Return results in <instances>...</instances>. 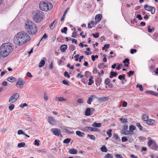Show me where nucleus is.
<instances>
[{"label":"nucleus","mask_w":158,"mask_h":158,"mask_svg":"<svg viewBox=\"0 0 158 158\" xmlns=\"http://www.w3.org/2000/svg\"><path fill=\"white\" fill-rule=\"evenodd\" d=\"M48 122L52 125H54L56 123L55 119L51 116L48 117Z\"/></svg>","instance_id":"10"},{"label":"nucleus","mask_w":158,"mask_h":158,"mask_svg":"<svg viewBox=\"0 0 158 158\" xmlns=\"http://www.w3.org/2000/svg\"><path fill=\"white\" fill-rule=\"evenodd\" d=\"M136 51L137 50L135 49H132L131 50V52L132 54H133L135 52H136Z\"/></svg>","instance_id":"60"},{"label":"nucleus","mask_w":158,"mask_h":158,"mask_svg":"<svg viewBox=\"0 0 158 158\" xmlns=\"http://www.w3.org/2000/svg\"><path fill=\"white\" fill-rule=\"evenodd\" d=\"M143 119L145 121H147L148 120V116L145 114H143L142 116Z\"/></svg>","instance_id":"26"},{"label":"nucleus","mask_w":158,"mask_h":158,"mask_svg":"<svg viewBox=\"0 0 158 158\" xmlns=\"http://www.w3.org/2000/svg\"><path fill=\"white\" fill-rule=\"evenodd\" d=\"M115 157L117 158H123L122 156L119 154H116L115 155Z\"/></svg>","instance_id":"64"},{"label":"nucleus","mask_w":158,"mask_h":158,"mask_svg":"<svg viewBox=\"0 0 158 158\" xmlns=\"http://www.w3.org/2000/svg\"><path fill=\"white\" fill-rule=\"evenodd\" d=\"M53 132L55 135L58 136L59 135L60 133V130L57 128L55 129L53 131Z\"/></svg>","instance_id":"16"},{"label":"nucleus","mask_w":158,"mask_h":158,"mask_svg":"<svg viewBox=\"0 0 158 158\" xmlns=\"http://www.w3.org/2000/svg\"><path fill=\"white\" fill-rule=\"evenodd\" d=\"M96 97L94 95H91L88 98L87 102L88 104H90L91 103V102L93 101L94 98H96Z\"/></svg>","instance_id":"11"},{"label":"nucleus","mask_w":158,"mask_h":158,"mask_svg":"<svg viewBox=\"0 0 158 158\" xmlns=\"http://www.w3.org/2000/svg\"><path fill=\"white\" fill-rule=\"evenodd\" d=\"M117 75V73L116 72H114L113 71H111L110 72V78H112L113 77H116Z\"/></svg>","instance_id":"22"},{"label":"nucleus","mask_w":158,"mask_h":158,"mask_svg":"<svg viewBox=\"0 0 158 158\" xmlns=\"http://www.w3.org/2000/svg\"><path fill=\"white\" fill-rule=\"evenodd\" d=\"M136 87L137 88L139 87L141 91H142L143 90V87L142 86V85H140L139 84H138L136 85Z\"/></svg>","instance_id":"34"},{"label":"nucleus","mask_w":158,"mask_h":158,"mask_svg":"<svg viewBox=\"0 0 158 158\" xmlns=\"http://www.w3.org/2000/svg\"><path fill=\"white\" fill-rule=\"evenodd\" d=\"M102 15L100 14L97 15L95 17V20L97 22H99L102 19Z\"/></svg>","instance_id":"14"},{"label":"nucleus","mask_w":158,"mask_h":158,"mask_svg":"<svg viewBox=\"0 0 158 158\" xmlns=\"http://www.w3.org/2000/svg\"><path fill=\"white\" fill-rule=\"evenodd\" d=\"M100 149L101 151L103 152H106L107 151V149L104 146H102Z\"/></svg>","instance_id":"30"},{"label":"nucleus","mask_w":158,"mask_h":158,"mask_svg":"<svg viewBox=\"0 0 158 158\" xmlns=\"http://www.w3.org/2000/svg\"><path fill=\"white\" fill-rule=\"evenodd\" d=\"M136 18L139 20H141L142 19L141 15L140 14L137 15L136 16Z\"/></svg>","instance_id":"57"},{"label":"nucleus","mask_w":158,"mask_h":158,"mask_svg":"<svg viewBox=\"0 0 158 158\" xmlns=\"http://www.w3.org/2000/svg\"><path fill=\"white\" fill-rule=\"evenodd\" d=\"M136 126L138 127L139 129L140 130H142L143 129V127L139 123H137L136 124Z\"/></svg>","instance_id":"50"},{"label":"nucleus","mask_w":158,"mask_h":158,"mask_svg":"<svg viewBox=\"0 0 158 158\" xmlns=\"http://www.w3.org/2000/svg\"><path fill=\"white\" fill-rule=\"evenodd\" d=\"M122 132L123 134H124L125 135L130 134V132L129 131L122 130Z\"/></svg>","instance_id":"31"},{"label":"nucleus","mask_w":158,"mask_h":158,"mask_svg":"<svg viewBox=\"0 0 158 158\" xmlns=\"http://www.w3.org/2000/svg\"><path fill=\"white\" fill-rule=\"evenodd\" d=\"M45 64V61L44 60H42L40 62L39 64V67H42L44 66Z\"/></svg>","instance_id":"24"},{"label":"nucleus","mask_w":158,"mask_h":158,"mask_svg":"<svg viewBox=\"0 0 158 158\" xmlns=\"http://www.w3.org/2000/svg\"><path fill=\"white\" fill-rule=\"evenodd\" d=\"M15 107V105L13 104H10L9 106V109L10 110H12Z\"/></svg>","instance_id":"33"},{"label":"nucleus","mask_w":158,"mask_h":158,"mask_svg":"<svg viewBox=\"0 0 158 158\" xmlns=\"http://www.w3.org/2000/svg\"><path fill=\"white\" fill-rule=\"evenodd\" d=\"M64 76L65 77H67L68 78L70 77V76L68 72L67 71L65 72L64 73Z\"/></svg>","instance_id":"55"},{"label":"nucleus","mask_w":158,"mask_h":158,"mask_svg":"<svg viewBox=\"0 0 158 158\" xmlns=\"http://www.w3.org/2000/svg\"><path fill=\"white\" fill-rule=\"evenodd\" d=\"M27 104L26 103H24L23 104H21L19 106V107L20 108H22L24 107L25 106H27Z\"/></svg>","instance_id":"54"},{"label":"nucleus","mask_w":158,"mask_h":158,"mask_svg":"<svg viewBox=\"0 0 158 158\" xmlns=\"http://www.w3.org/2000/svg\"><path fill=\"white\" fill-rule=\"evenodd\" d=\"M77 135L79 137H83L85 135V134L84 132H81L80 131H76Z\"/></svg>","instance_id":"20"},{"label":"nucleus","mask_w":158,"mask_h":158,"mask_svg":"<svg viewBox=\"0 0 158 158\" xmlns=\"http://www.w3.org/2000/svg\"><path fill=\"white\" fill-rule=\"evenodd\" d=\"M67 67L69 68L70 69H74V67L73 66H70V64L68 63L67 65Z\"/></svg>","instance_id":"59"},{"label":"nucleus","mask_w":158,"mask_h":158,"mask_svg":"<svg viewBox=\"0 0 158 158\" xmlns=\"http://www.w3.org/2000/svg\"><path fill=\"white\" fill-rule=\"evenodd\" d=\"M154 28H152V29H151V27L150 26H148V31L149 32H152V31H154Z\"/></svg>","instance_id":"44"},{"label":"nucleus","mask_w":158,"mask_h":158,"mask_svg":"<svg viewBox=\"0 0 158 158\" xmlns=\"http://www.w3.org/2000/svg\"><path fill=\"white\" fill-rule=\"evenodd\" d=\"M82 130L83 131L86 132L89 131H99L100 130L95 127H86L82 128Z\"/></svg>","instance_id":"7"},{"label":"nucleus","mask_w":158,"mask_h":158,"mask_svg":"<svg viewBox=\"0 0 158 158\" xmlns=\"http://www.w3.org/2000/svg\"><path fill=\"white\" fill-rule=\"evenodd\" d=\"M56 23L55 21L54 20L51 24V25L50 26V28L51 29H52L53 28L54 26Z\"/></svg>","instance_id":"40"},{"label":"nucleus","mask_w":158,"mask_h":158,"mask_svg":"<svg viewBox=\"0 0 158 158\" xmlns=\"http://www.w3.org/2000/svg\"><path fill=\"white\" fill-rule=\"evenodd\" d=\"M87 136L93 140H94L95 139V137L93 135L88 134L87 135Z\"/></svg>","instance_id":"35"},{"label":"nucleus","mask_w":158,"mask_h":158,"mask_svg":"<svg viewBox=\"0 0 158 158\" xmlns=\"http://www.w3.org/2000/svg\"><path fill=\"white\" fill-rule=\"evenodd\" d=\"M69 49L70 50H73L75 49V47L74 45H71L69 47Z\"/></svg>","instance_id":"46"},{"label":"nucleus","mask_w":158,"mask_h":158,"mask_svg":"<svg viewBox=\"0 0 158 158\" xmlns=\"http://www.w3.org/2000/svg\"><path fill=\"white\" fill-rule=\"evenodd\" d=\"M17 134L18 135L24 134V132L22 130H19L17 132Z\"/></svg>","instance_id":"37"},{"label":"nucleus","mask_w":158,"mask_h":158,"mask_svg":"<svg viewBox=\"0 0 158 158\" xmlns=\"http://www.w3.org/2000/svg\"><path fill=\"white\" fill-rule=\"evenodd\" d=\"M122 141L123 142H125L127 140V139L125 137H123L122 138Z\"/></svg>","instance_id":"52"},{"label":"nucleus","mask_w":158,"mask_h":158,"mask_svg":"<svg viewBox=\"0 0 158 158\" xmlns=\"http://www.w3.org/2000/svg\"><path fill=\"white\" fill-rule=\"evenodd\" d=\"M20 95L18 93H16L13 94L10 98L9 101L11 103H14L19 98Z\"/></svg>","instance_id":"6"},{"label":"nucleus","mask_w":158,"mask_h":158,"mask_svg":"<svg viewBox=\"0 0 158 158\" xmlns=\"http://www.w3.org/2000/svg\"><path fill=\"white\" fill-rule=\"evenodd\" d=\"M25 143L24 142H21L18 143V147L19 148L23 147L25 146Z\"/></svg>","instance_id":"29"},{"label":"nucleus","mask_w":158,"mask_h":158,"mask_svg":"<svg viewBox=\"0 0 158 158\" xmlns=\"http://www.w3.org/2000/svg\"><path fill=\"white\" fill-rule=\"evenodd\" d=\"M30 39V37L27 33L25 31H21L15 35L13 43L19 46L27 42Z\"/></svg>","instance_id":"1"},{"label":"nucleus","mask_w":158,"mask_h":158,"mask_svg":"<svg viewBox=\"0 0 158 158\" xmlns=\"http://www.w3.org/2000/svg\"><path fill=\"white\" fill-rule=\"evenodd\" d=\"M70 128H66L65 129V131L67 133L72 134L73 133V132L70 131Z\"/></svg>","instance_id":"49"},{"label":"nucleus","mask_w":158,"mask_h":158,"mask_svg":"<svg viewBox=\"0 0 158 158\" xmlns=\"http://www.w3.org/2000/svg\"><path fill=\"white\" fill-rule=\"evenodd\" d=\"M156 123V121L155 120L151 119H149L147 122V123L150 125H152Z\"/></svg>","instance_id":"13"},{"label":"nucleus","mask_w":158,"mask_h":158,"mask_svg":"<svg viewBox=\"0 0 158 158\" xmlns=\"http://www.w3.org/2000/svg\"><path fill=\"white\" fill-rule=\"evenodd\" d=\"M97 69L96 68H94L93 69V72L94 74H96L97 73Z\"/></svg>","instance_id":"63"},{"label":"nucleus","mask_w":158,"mask_h":158,"mask_svg":"<svg viewBox=\"0 0 158 158\" xmlns=\"http://www.w3.org/2000/svg\"><path fill=\"white\" fill-rule=\"evenodd\" d=\"M148 145L151 147V148L155 150H157L158 149V146L156 142L150 139L148 142Z\"/></svg>","instance_id":"5"},{"label":"nucleus","mask_w":158,"mask_h":158,"mask_svg":"<svg viewBox=\"0 0 158 158\" xmlns=\"http://www.w3.org/2000/svg\"><path fill=\"white\" fill-rule=\"evenodd\" d=\"M36 151L38 153H41L43 154H45L47 153V152L45 149L44 148H42L40 149H38Z\"/></svg>","instance_id":"21"},{"label":"nucleus","mask_w":158,"mask_h":158,"mask_svg":"<svg viewBox=\"0 0 158 158\" xmlns=\"http://www.w3.org/2000/svg\"><path fill=\"white\" fill-rule=\"evenodd\" d=\"M129 60L128 58H126L125 60L123 61V63L125 64L124 65L128 67V64H129Z\"/></svg>","instance_id":"23"},{"label":"nucleus","mask_w":158,"mask_h":158,"mask_svg":"<svg viewBox=\"0 0 158 158\" xmlns=\"http://www.w3.org/2000/svg\"><path fill=\"white\" fill-rule=\"evenodd\" d=\"M55 100L56 101H59L60 102L65 101L67 99L62 97H57L55 98Z\"/></svg>","instance_id":"18"},{"label":"nucleus","mask_w":158,"mask_h":158,"mask_svg":"<svg viewBox=\"0 0 158 158\" xmlns=\"http://www.w3.org/2000/svg\"><path fill=\"white\" fill-rule=\"evenodd\" d=\"M108 99V97H104L102 98H98V101L99 102L101 103L103 102L106 101Z\"/></svg>","instance_id":"15"},{"label":"nucleus","mask_w":158,"mask_h":158,"mask_svg":"<svg viewBox=\"0 0 158 158\" xmlns=\"http://www.w3.org/2000/svg\"><path fill=\"white\" fill-rule=\"evenodd\" d=\"M144 8L147 10L151 11L152 14H153L155 13V8L153 7H151L145 4L144 6Z\"/></svg>","instance_id":"8"},{"label":"nucleus","mask_w":158,"mask_h":158,"mask_svg":"<svg viewBox=\"0 0 158 158\" xmlns=\"http://www.w3.org/2000/svg\"><path fill=\"white\" fill-rule=\"evenodd\" d=\"M14 77H11L8 78L7 80L10 82H13V81L14 80Z\"/></svg>","instance_id":"38"},{"label":"nucleus","mask_w":158,"mask_h":158,"mask_svg":"<svg viewBox=\"0 0 158 158\" xmlns=\"http://www.w3.org/2000/svg\"><path fill=\"white\" fill-rule=\"evenodd\" d=\"M70 140L69 139L67 138V139H65L64 140L63 142L64 143H69L70 142Z\"/></svg>","instance_id":"43"},{"label":"nucleus","mask_w":158,"mask_h":158,"mask_svg":"<svg viewBox=\"0 0 158 158\" xmlns=\"http://www.w3.org/2000/svg\"><path fill=\"white\" fill-rule=\"evenodd\" d=\"M62 82L65 85H69V82L65 80H63L62 81Z\"/></svg>","instance_id":"51"},{"label":"nucleus","mask_w":158,"mask_h":158,"mask_svg":"<svg viewBox=\"0 0 158 158\" xmlns=\"http://www.w3.org/2000/svg\"><path fill=\"white\" fill-rule=\"evenodd\" d=\"M25 83V81L22 80H19L16 83V86L19 88L22 87Z\"/></svg>","instance_id":"9"},{"label":"nucleus","mask_w":158,"mask_h":158,"mask_svg":"<svg viewBox=\"0 0 158 158\" xmlns=\"http://www.w3.org/2000/svg\"><path fill=\"white\" fill-rule=\"evenodd\" d=\"M90 110L89 108H87L85 111V114L86 116L90 115Z\"/></svg>","instance_id":"27"},{"label":"nucleus","mask_w":158,"mask_h":158,"mask_svg":"<svg viewBox=\"0 0 158 158\" xmlns=\"http://www.w3.org/2000/svg\"><path fill=\"white\" fill-rule=\"evenodd\" d=\"M110 81V80L108 78L106 79L105 80V83L106 85H108Z\"/></svg>","instance_id":"39"},{"label":"nucleus","mask_w":158,"mask_h":158,"mask_svg":"<svg viewBox=\"0 0 158 158\" xmlns=\"http://www.w3.org/2000/svg\"><path fill=\"white\" fill-rule=\"evenodd\" d=\"M101 123H97L95 122L93 124L92 126L94 127H99L101 126Z\"/></svg>","instance_id":"25"},{"label":"nucleus","mask_w":158,"mask_h":158,"mask_svg":"<svg viewBox=\"0 0 158 158\" xmlns=\"http://www.w3.org/2000/svg\"><path fill=\"white\" fill-rule=\"evenodd\" d=\"M40 9L44 11H48L51 10L53 7L52 4L50 3L41 2L39 4Z\"/></svg>","instance_id":"3"},{"label":"nucleus","mask_w":158,"mask_h":158,"mask_svg":"<svg viewBox=\"0 0 158 158\" xmlns=\"http://www.w3.org/2000/svg\"><path fill=\"white\" fill-rule=\"evenodd\" d=\"M93 79V77L92 76L89 79V82L88 83L89 85H91L93 83H94V81Z\"/></svg>","instance_id":"28"},{"label":"nucleus","mask_w":158,"mask_h":158,"mask_svg":"<svg viewBox=\"0 0 158 158\" xmlns=\"http://www.w3.org/2000/svg\"><path fill=\"white\" fill-rule=\"evenodd\" d=\"M130 134H133V131L136 129V127L133 125H131L129 127Z\"/></svg>","instance_id":"12"},{"label":"nucleus","mask_w":158,"mask_h":158,"mask_svg":"<svg viewBox=\"0 0 158 158\" xmlns=\"http://www.w3.org/2000/svg\"><path fill=\"white\" fill-rule=\"evenodd\" d=\"M26 31L29 34L35 35L37 31V28L35 24L30 20L26 21L24 24Z\"/></svg>","instance_id":"2"},{"label":"nucleus","mask_w":158,"mask_h":158,"mask_svg":"<svg viewBox=\"0 0 158 158\" xmlns=\"http://www.w3.org/2000/svg\"><path fill=\"white\" fill-rule=\"evenodd\" d=\"M77 102L78 103H83L84 102L83 100L81 98L78 99L77 100Z\"/></svg>","instance_id":"56"},{"label":"nucleus","mask_w":158,"mask_h":158,"mask_svg":"<svg viewBox=\"0 0 158 158\" xmlns=\"http://www.w3.org/2000/svg\"><path fill=\"white\" fill-rule=\"evenodd\" d=\"M104 57L103 59V61L104 62L107 61V58H106V55L105 54L103 55Z\"/></svg>","instance_id":"58"},{"label":"nucleus","mask_w":158,"mask_h":158,"mask_svg":"<svg viewBox=\"0 0 158 158\" xmlns=\"http://www.w3.org/2000/svg\"><path fill=\"white\" fill-rule=\"evenodd\" d=\"M67 46L66 45H63L60 47V50L63 52H65L66 49L67 48Z\"/></svg>","instance_id":"19"},{"label":"nucleus","mask_w":158,"mask_h":158,"mask_svg":"<svg viewBox=\"0 0 158 158\" xmlns=\"http://www.w3.org/2000/svg\"><path fill=\"white\" fill-rule=\"evenodd\" d=\"M69 152L72 154H75L77 153V151L74 148H70L69 149Z\"/></svg>","instance_id":"17"},{"label":"nucleus","mask_w":158,"mask_h":158,"mask_svg":"<svg viewBox=\"0 0 158 158\" xmlns=\"http://www.w3.org/2000/svg\"><path fill=\"white\" fill-rule=\"evenodd\" d=\"M44 15L43 12L40 10L36 11L33 17V20L36 22L41 21L44 18Z\"/></svg>","instance_id":"4"},{"label":"nucleus","mask_w":158,"mask_h":158,"mask_svg":"<svg viewBox=\"0 0 158 158\" xmlns=\"http://www.w3.org/2000/svg\"><path fill=\"white\" fill-rule=\"evenodd\" d=\"M92 35L95 38H97L99 36V34L98 32L96 33L95 34L92 33Z\"/></svg>","instance_id":"36"},{"label":"nucleus","mask_w":158,"mask_h":158,"mask_svg":"<svg viewBox=\"0 0 158 158\" xmlns=\"http://www.w3.org/2000/svg\"><path fill=\"white\" fill-rule=\"evenodd\" d=\"M77 35V33L76 31L75 30H74V32L72 33V36L73 37H76Z\"/></svg>","instance_id":"45"},{"label":"nucleus","mask_w":158,"mask_h":158,"mask_svg":"<svg viewBox=\"0 0 158 158\" xmlns=\"http://www.w3.org/2000/svg\"><path fill=\"white\" fill-rule=\"evenodd\" d=\"M79 56V54H77L75 56H74V57L75 58H76L75 60L76 61H77L78 60H79V59L78 58V57Z\"/></svg>","instance_id":"61"},{"label":"nucleus","mask_w":158,"mask_h":158,"mask_svg":"<svg viewBox=\"0 0 158 158\" xmlns=\"http://www.w3.org/2000/svg\"><path fill=\"white\" fill-rule=\"evenodd\" d=\"M145 93H148L150 94L153 95V93H154V92L151 91H147L145 92Z\"/></svg>","instance_id":"62"},{"label":"nucleus","mask_w":158,"mask_h":158,"mask_svg":"<svg viewBox=\"0 0 158 158\" xmlns=\"http://www.w3.org/2000/svg\"><path fill=\"white\" fill-rule=\"evenodd\" d=\"M67 30V27H64L63 28V29H61V32L62 33H66V31Z\"/></svg>","instance_id":"42"},{"label":"nucleus","mask_w":158,"mask_h":158,"mask_svg":"<svg viewBox=\"0 0 158 158\" xmlns=\"http://www.w3.org/2000/svg\"><path fill=\"white\" fill-rule=\"evenodd\" d=\"M112 130L110 129L108 131H107L106 134L108 135L109 136V138H110L111 137L112 135V134L111 132L112 131Z\"/></svg>","instance_id":"32"},{"label":"nucleus","mask_w":158,"mask_h":158,"mask_svg":"<svg viewBox=\"0 0 158 158\" xmlns=\"http://www.w3.org/2000/svg\"><path fill=\"white\" fill-rule=\"evenodd\" d=\"M104 158H113V156L111 155L108 153L105 156Z\"/></svg>","instance_id":"41"},{"label":"nucleus","mask_w":158,"mask_h":158,"mask_svg":"<svg viewBox=\"0 0 158 158\" xmlns=\"http://www.w3.org/2000/svg\"><path fill=\"white\" fill-rule=\"evenodd\" d=\"M134 73V71H130L128 73H127V74L129 76H130L132 75Z\"/></svg>","instance_id":"53"},{"label":"nucleus","mask_w":158,"mask_h":158,"mask_svg":"<svg viewBox=\"0 0 158 158\" xmlns=\"http://www.w3.org/2000/svg\"><path fill=\"white\" fill-rule=\"evenodd\" d=\"M34 142V144L35 145H37V146H39L40 145V141L39 140H38L37 139H35Z\"/></svg>","instance_id":"47"},{"label":"nucleus","mask_w":158,"mask_h":158,"mask_svg":"<svg viewBox=\"0 0 158 158\" xmlns=\"http://www.w3.org/2000/svg\"><path fill=\"white\" fill-rule=\"evenodd\" d=\"M120 120L123 123H127V119L126 118L123 119L122 118H120Z\"/></svg>","instance_id":"48"}]
</instances>
